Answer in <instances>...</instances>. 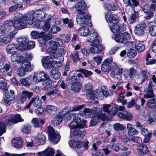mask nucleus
Instances as JSON below:
<instances>
[{"mask_svg": "<svg viewBox=\"0 0 156 156\" xmlns=\"http://www.w3.org/2000/svg\"><path fill=\"white\" fill-rule=\"evenodd\" d=\"M114 24V25L112 24L109 25L110 29L113 33L121 32L125 30V28L123 26H119L117 23Z\"/></svg>", "mask_w": 156, "mask_h": 156, "instance_id": "nucleus-24", "label": "nucleus"}, {"mask_svg": "<svg viewBox=\"0 0 156 156\" xmlns=\"http://www.w3.org/2000/svg\"><path fill=\"white\" fill-rule=\"evenodd\" d=\"M5 96L6 98L9 99L10 101H12L15 98L14 91L12 90H10L9 92H5Z\"/></svg>", "mask_w": 156, "mask_h": 156, "instance_id": "nucleus-38", "label": "nucleus"}, {"mask_svg": "<svg viewBox=\"0 0 156 156\" xmlns=\"http://www.w3.org/2000/svg\"><path fill=\"white\" fill-rule=\"evenodd\" d=\"M137 54V52L135 49H131L127 54V56L130 58H132L135 57Z\"/></svg>", "mask_w": 156, "mask_h": 156, "instance_id": "nucleus-55", "label": "nucleus"}, {"mask_svg": "<svg viewBox=\"0 0 156 156\" xmlns=\"http://www.w3.org/2000/svg\"><path fill=\"white\" fill-rule=\"evenodd\" d=\"M45 110L48 112L50 111H56L57 110V108L55 106L51 105H46L44 107Z\"/></svg>", "mask_w": 156, "mask_h": 156, "instance_id": "nucleus-54", "label": "nucleus"}, {"mask_svg": "<svg viewBox=\"0 0 156 156\" xmlns=\"http://www.w3.org/2000/svg\"><path fill=\"white\" fill-rule=\"evenodd\" d=\"M12 144L16 148H21L23 145L21 140L18 137L13 139L12 141Z\"/></svg>", "mask_w": 156, "mask_h": 156, "instance_id": "nucleus-29", "label": "nucleus"}, {"mask_svg": "<svg viewBox=\"0 0 156 156\" xmlns=\"http://www.w3.org/2000/svg\"><path fill=\"white\" fill-rule=\"evenodd\" d=\"M15 18L14 20V27L19 30L27 27V24L31 25L27 22V20L29 19L28 17V14L23 15L21 13L17 12L15 14Z\"/></svg>", "mask_w": 156, "mask_h": 156, "instance_id": "nucleus-2", "label": "nucleus"}, {"mask_svg": "<svg viewBox=\"0 0 156 156\" xmlns=\"http://www.w3.org/2000/svg\"><path fill=\"white\" fill-rule=\"evenodd\" d=\"M44 81L43 83V85H44V88L47 90H49L51 87V80L50 79L49 76H48V78L45 80H43Z\"/></svg>", "mask_w": 156, "mask_h": 156, "instance_id": "nucleus-40", "label": "nucleus"}, {"mask_svg": "<svg viewBox=\"0 0 156 156\" xmlns=\"http://www.w3.org/2000/svg\"><path fill=\"white\" fill-rule=\"evenodd\" d=\"M17 33L16 30L11 32L9 34L4 36H0V45L7 44L11 42Z\"/></svg>", "mask_w": 156, "mask_h": 156, "instance_id": "nucleus-13", "label": "nucleus"}, {"mask_svg": "<svg viewBox=\"0 0 156 156\" xmlns=\"http://www.w3.org/2000/svg\"><path fill=\"white\" fill-rule=\"evenodd\" d=\"M41 62L42 65L45 68L53 67L56 68L60 66V61H53L52 58L50 56L43 57Z\"/></svg>", "mask_w": 156, "mask_h": 156, "instance_id": "nucleus-8", "label": "nucleus"}, {"mask_svg": "<svg viewBox=\"0 0 156 156\" xmlns=\"http://www.w3.org/2000/svg\"><path fill=\"white\" fill-rule=\"evenodd\" d=\"M114 129L117 131H120L124 130L125 127L124 126L121 124L116 123L114 124L113 126Z\"/></svg>", "mask_w": 156, "mask_h": 156, "instance_id": "nucleus-50", "label": "nucleus"}, {"mask_svg": "<svg viewBox=\"0 0 156 156\" xmlns=\"http://www.w3.org/2000/svg\"><path fill=\"white\" fill-rule=\"evenodd\" d=\"M152 87L153 83L151 82L148 84V87L146 88L145 90V94L144 95V98L145 99H147L154 97Z\"/></svg>", "mask_w": 156, "mask_h": 156, "instance_id": "nucleus-20", "label": "nucleus"}, {"mask_svg": "<svg viewBox=\"0 0 156 156\" xmlns=\"http://www.w3.org/2000/svg\"><path fill=\"white\" fill-rule=\"evenodd\" d=\"M54 149L51 147H48L42 151L39 152L37 154L38 156H54Z\"/></svg>", "mask_w": 156, "mask_h": 156, "instance_id": "nucleus-22", "label": "nucleus"}, {"mask_svg": "<svg viewBox=\"0 0 156 156\" xmlns=\"http://www.w3.org/2000/svg\"><path fill=\"white\" fill-rule=\"evenodd\" d=\"M76 21L80 26L86 25L88 27H91V16L87 14L86 12L82 13H78L76 16Z\"/></svg>", "mask_w": 156, "mask_h": 156, "instance_id": "nucleus-6", "label": "nucleus"}, {"mask_svg": "<svg viewBox=\"0 0 156 156\" xmlns=\"http://www.w3.org/2000/svg\"><path fill=\"white\" fill-rule=\"evenodd\" d=\"M5 124L3 122L0 123V136L5 132Z\"/></svg>", "mask_w": 156, "mask_h": 156, "instance_id": "nucleus-61", "label": "nucleus"}, {"mask_svg": "<svg viewBox=\"0 0 156 156\" xmlns=\"http://www.w3.org/2000/svg\"><path fill=\"white\" fill-rule=\"evenodd\" d=\"M135 48L140 52H142L145 49V46L143 43L140 42H136L135 45Z\"/></svg>", "mask_w": 156, "mask_h": 156, "instance_id": "nucleus-43", "label": "nucleus"}, {"mask_svg": "<svg viewBox=\"0 0 156 156\" xmlns=\"http://www.w3.org/2000/svg\"><path fill=\"white\" fill-rule=\"evenodd\" d=\"M125 119L127 121L131 120L133 118V115L131 113L125 111Z\"/></svg>", "mask_w": 156, "mask_h": 156, "instance_id": "nucleus-62", "label": "nucleus"}, {"mask_svg": "<svg viewBox=\"0 0 156 156\" xmlns=\"http://www.w3.org/2000/svg\"><path fill=\"white\" fill-rule=\"evenodd\" d=\"M98 35L95 30H91L87 36V41L94 44H98L99 43V41L98 39Z\"/></svg>", "mask_w": 156, "mask_h": 156, "instance_id": "nucleus-12", "label": "nucleus"}, {"mask_svg": "<svg viewBox=\"0 0 156 156\" xmlns=\"http://www.w3.org/2000/svg\"><path fill=\"white\" fill-rule=\"evenodd\" d=\"M23 121V119L21 117L19 114H16L9 118L7 124L8 125H10L12 124L16 123Z\"/></svg>", "mask_w": 156, "mask_h": 156, "instance_id": "nucleus-19", "label": "nucleus"}, {"mask_svg": "<svg viewBox=\"0 0 156 156\" xmlns=\"http://www.w3.org/2000/svg\"><path fill=\"white\" fill-rule=\"evenodd\" d=\"M135 13L132 14L128 19V22L130 24L134 23L137 17L138 13L135 12Z\"/></svg>", "mask_w": 156, "mask_h": 156, "instance_id": "nucleus-48", "label": "nucleus"}, {"mask_svg": "<svg viewBox=\"0 0 156 156\" xmlns=\"http://www.w3.org/2000/svg\"><path fill=\"white\" fill-rule=\"evenodd\" d=\"M105 16L106 20L108 23L112 24V23L113 24H116L119 22V19L116 18V15L107 13H106Z\"/></svg>", "mask_w": 156, "mask_h": 156, "instance_id": "nucleus-21", "label": "nucleus"}, {"mask_svg": "<svg viewBox=\"0 0 156 156\" xmlns=\"http://www.w3.org/2000/svg\"><path fill=\"white\" fill-rule=\"evenodd\" d=\"M21 67L26 72L31 71L33 69V66L31 65L30 62L29 61H24L21 64Z\"/></svg>", "mask_w": 156, "mask_h": 156, "instance_id": "nucleus-30", "label": "nucleus"}, {"mask_svg": "<svg viewBox=\"0 0 156 156\" xmlns=\"http://www.w3.org/2000/svg\"><path fill=\"white\" fill-rule=\"evenodd\" d=\"M50 75L51 78L55 79H58L61 76V73L56 69H52L50 73Z\"/></svg>", "mask_w": 156, "mask_h": 156, "instance_id": "nucleus-33", "label": "nucleus"}, {"mask_svg": "<svg viewBox=\"0 0 156 156\" xmlns=\"http://www.w3.org/2000/svg\"><path fill=\"white\" fill-rule=\"evenodd\" d=\"M127 128L128 129V134L129 135H133L137 134L138 133L137 130L133 127L132 125L131 124H127Z\"/></svg>", "mask_w": 156, "mask_h": 156, "instance_id": "nucleus-36", "label": "nucleus"}, {"mask_svg": "<svg viewBox=\"0 0 156 156\" xmlns=\"http://www.w3.org/2000/svg\"><path fill=\"white\" fill-rule=\"evenodd\" d=\"M10 58L12 62L16 64L20 63L23 58L19 54H13L11 55Z\"/></svg>", "mask_w": 156, "mask_h": 156, "instance_id": "nucleus-28", "label": "nucleus"}, {"mask_svg": "<svg viewBox=\"0 0 156 156\" xmlns=\"http://www.w3.org/2000/svg\"><path fill=\"white\" fill-rule=\"evenodd\" d=\"M149 31L152 36H156V25H151L149 27Z\"/></svg>", "mask_w": 156, "mask_h": 156, "instance_id": "nucleus-46", "label": "nucleus"}, {"mask_svg": "<svg viewBox=\"0 0 156 156\" xmlns=\"http://www.w3.org/2000/svg\"><path fill=\"white\" fill-rule=\"evenodd\" d=\"M60 28L56 26H54L52 27L50 29L51 32L53 34L56 33L58 31H60Z\"/></svg>", "mask_w": 156, "mask_h": 156, "instance_id": "nucleus-64", "label": "nucleus"}, {"mask_svg": "<svg viewBox=\"0 0 156 156\" xmlns=\"http://www.w3.org/2000/svg\"><path fill=\"white\" fill-rule=\"evenodd\" d=\"M115 41L116 42L122 43H126L131 37L130 34L128 32L118 34L114 36Z\"/></svg>", "mask_w": 156, "mask_h": 156, "instance_id": "nucleus-11", "label": "nucleus"}, {"mask_svg": "<svg viewBox=\"0 0 156 156\" xmlns=\"http://www.w3.org/2000/svg\"><path fill=\"white\" fill-rule=\"evenodd\" d=\"M31 122L33 126L35 128H37L39 127V124L38 120L36 118H34L31 121Z\"/></svg>", "mask_w": 156, "mask_h": 156, "instance_id": "nucleus-59", "label": "nucleus"}, {"mask_svg": "<svg viewBox=\"0 0 156 156\" xmlns=\"http://www.w3.org/2000/svg\"><path fill=\"white\" fill-rule=\"evenodd\" d=\"M147 106L151 109H154L156 108V99L151 98L148 100L147 102Z\"/></svg>", "mask_w": 156, "mask_h": 156, "instance_id": "nucleus-35", "label": "nucleus"}, {"mask_svg": "<svg viewBox=\"0 0 156 156\" xmlns=\"http://www.w3.org/2000/svg\"><path fill=\"white\" fill-rule=\"evenodd\" d=\"M95 97L99 100H101L104 98L102 89H97L94 93L91 89L87 90V98L88 99L93 101Z\"/></svg>", "mask_w": 156, "mask_h": 156, "instance_id": "nucleus-7", "label": "nucleus"}, {"mask_svg": "<svg viewBox=\"0 0 156 156\" xmlns=\"http://www.w3.org/2000/svg\"><path fill=\"white\" fill-rule=\"evenodd\" d=\"M149 150L146 146L141 145L139 148V154L140 155H145Z\"/></svg>", "mask_w": 156, "mask_h": 156, "instance_id": "nucleus-37", "label": "nucleus"}, {"mask_svg": "<svg viewBox=\"0 0 156 156\" xmlns=\"http://www.w3.org/2000/svg\"><path fill=\"white\" fill-rule=\"evenodd\" d=\"M7 80L4 79H0V89H5L7 86Z\"/></svg>", "mask_w": 156, "mask_h": 156, "instance_id": "nucleus-56", "label": "nucleus"}, {"mask_svg": "<svg viewBox=\"0 0 156 156\" xmlns=\"http://www.w3.org/2000/svg\"><path fill=\"white\" fill-rule=\"evenodd\" d=\"M26 71L22 67L19 68L17 71V73L18 75L20 76H24L26 74Z\"/></svg>", "mask_w": 156, "mask_h": 156, "instance_id": "nucleus-53", "label": "nucleus"}, {"mask_svg": "<svg viewBox=\"0 0 156 156\" xmlns=\"http://www.w3.org/2000/svg\"><path fill=\"white\" fill-rule=\"evenodd\" d=\"M81 142H75L74 140H70L69 142V144L71 147L73 148H78L81 147L80 146Z\"/></svg>", "mask_w": 156, "mask_h": 156, "instance_id": "nucleus-45", "label": "nucleus"}, {"mask_svg": "<svg viewBox=\"0 0 156 156\" xmlns=\"http://www.w3.org/2000/svg\"><path fill=\"white\" fill-rule=\"evenodd\" d=\"M77 34L80 36H87L90 33V29L88 26L81 27L77 30Z\"/></svg>", "mask_w": 156, "mask_h": 156, "instance_id": "nucleus-23", "label": "nucleus"}, {"mask_svg": "<svg viewBox=\"0 0 156 156\" xmlns=\"http://www.w3.org/2000/svg\"><path fill=\"white\" fill-rule=\"evenodd\" d=\"M71 89L76 92H78L81 88V84L79 82L73 83L71 84Z\"/></svg>", "mask_w": 156, "mask_h": 156, "instance_id": "nucleus-34", "label": "nucleus"}, {"mask_svg": "<svg viewBox=\"0 0 156 156\" xmlns=\"http://www.w3.org/2000/svg\"><path fill=\"white\" fill-rule=\"evenodd\" d=\"M136 72V70L133 67H131L129 70L126 69L123 72V76L124 78H132L133 75Z\"/></svg>", "mask_w": 156, "mask_h": 156, "instance_id": "nucleus-25", "label": "nucleus"}, {"mask_svg": "<svg viewBox=\"0 0 156 156\" xmlns=\"http://www.w3.org/2000/svg\"><path fill=\"white\" fill-rule=\"evenodd\" d=\"M78 72H80L83 73L86 77H87L88 76H90L92 74V73L91 71L86 69H79L78 71Z\"/></svg>", "mask_w": 156, "mask_h": 156, "instance_id": "nucleus-52", "label": "nucleus"}, {"mask_svg": "<svg viewBox=\"0 0 156 156\" xmlns=\"http://www.w3.org/2000/svg\"><path fill=\"white\" fill-rule=\"evenodd\" d=\"M22 132L23 133L28 134L31 131V126L29 125H27L24 126L21 129Z\"/></svg>", "mask_w": 156, "mask_h": 156, "instance_id": "nucleus-44", "label": "nucleus"}, {"mask_svg": "<svg viewBox=\"0 0 156 156\" xmlns=\"http://www.w3.org/2000/svg\"><path fill=\"white\" fill-rule=\"evenodd\" d=\"M125 8V11L127 13H129V12H132L134 10V7L136 6L137 5H135L132 3L127 4Z\"/></svg>", "mask_w": 156, "mask_h": 156, "instance_id": "nucleus-42", "label": "nucleus"}, {"mask_svg": "<svg viewBox=\"0 0 156 156\" xmlns=\"http://www.w3.org/2000/svg\"><path fill=\"white\" fill-rule=\"evenodd\" d=\"M48 130L50 138V141L55 144L58 143L60 139V134L57 133H56L51 126H48Z\"/></svg>", "mask_w": 156, "mask_h": 156, "instance_id": "nucleus-9", "label": "nucleus"}, {"mask_svg": "<svg viewBox=\"0 0 156 156\" xmlns=\"http://www.w3.org/2000/svg\"><path fill=\"white\" fill-rule=\"evenodd\" d=\"M51 18H48L44 22L39 23L35 21L36 27L37 28L42 29L45 32L48 31L51 27Z\"/></svg>", "mask_w": 156, "mask_h": 156, "instance_id": "nucleus-14", "label": "nucleus"}, {"mask_svg": "<svg viewBox=\"0 0 156 156\" xmlns=\"http://www.w3.org/2000/svg\"><path fill=\"white\" fill-rule=\"evenodd\" d=\"M31 102H32L33 105L35 107H39L42 104L41 100L38 96L32 98L31 100Z\"/></svg>", "mask_w": 156, "mask_h": 156, "instance_id": "nucleus-31", "label": "nucleus"}, {"mask_svg": "<svg viewBox=\"0 0 156 156\" xmlns=\"http://www.w3.org/2000/svg\"><path fill=\"white\" fill-rule=\"evenodd\" d=\"M63 41L59 38L56 40V41H51L49 42V47L47 50V51L50 54H52V56L54 58H58L60 57L62 58L61 55L59 53H58V51H57V47L60 46L62 45Z\"/></svg>", "mask_w": 156, "mask_h": 156, "instance_id": "nucleus-4", "label": "nucleus"}, {"mask_svg": "<svg viewBox=\"0 0 156 156\" xmlns=\"http://www.w3.org/2000/svg\"><path fill=\"white\" fill-rule=\"evenodd\" d=\"M17 47L16 46L13 44L8 45L7 47V52L9 54L14 53L16 52Z\"/></svg>", "mask_w": 156, "mask_h": 156, "instance_id": "nucleus-32", "label": "nucleus"}, {"mask_svg": "<svg viewBox=\"0 0 156 156\" xmlns=\"http://www.w3.org/2000/svg\"><path fill=\"white\" fill-rule=\"evenodd\" d=\"M16 41L20 44L19 48L21 50H25L27 49V43L29 41V39L27 37H21L17 38Z\"/></svg>", "mask_w": 156, "mask_h": 156, "instance_id": "nucleus-17", "label": "nucleus"}, {"mask_svg": "<svg viewBox=\"0 0 156 156\" xmlns=\"http://www.w3.org/2000/svg\"><path fill=\"white\" fill-rule=\"evenodd\" d=\"M86 133V131L83 129L80 128H76L73 132L74 136L79 139H82Z\"/></svg>", "mask_w": 156, "mask_h": 156, "instance_id": "nucleus-26", "label": "nucleus"}, {"mask_svg": "<svg viewBox=\"0 0 156 156\" xmlns=\"http://www.w3.org/2000/svg\"><path fill=\"white\" fill-rule=\"evenodd\" d=\"M84 113L85 115H87L92 117H96L102 120H106L108 119L107 115L102 113L101 111L94 108L93 109L86 108L84 110Z\"/></svg>", "mask_w": 156, "mask_h": 156, "instance_id": "nucleus-5", "label": "nucleus"}, {"mask_svg": "<svg viewBox=\"0 0 156 156\" xmlns=\"http://www.w3.org/2000/svg\"><path fill=\"white\" fill-rule=\"evenodd\" d=\"M37 141L41 144H44L45 141V138L43 134L37 135L36 137Z\"/></svg>", "mask_w": 156, "mask_h": 156, "instance_id": "nucleus-41", "label": "nucleus"}, {"mask_svg": "<svg viewBox=\"0 0 156 156\" xmlns=\"http://www.w3.org/2000/svg\"><path fill=\"white\" fill-rule=\"evenodd\" d=\"M107 8L108 10L111 11H114L117 9V7L116 4L113 2H111L108 3L107 5Z\"/></svg>", "mask_w": 156, "mask_h": 156, "instance_id": "nucleus-49", "label": "nucleus"}, {"mask_svg": "<svg viewBox=\"0 0 156 156\" xmlns=\"http://www.w3.org/2000/svg\"><path fill=\"white\" fill-rule=\"evenodd\" d=\"M33 95L32 93L27 91H23L20 96V101L23 103L26 101L28 99L29 100L30 98Z\"/></svg>", "mask_w": 156, "mask_h": 156, "instance_id": "nucleus-27", "label": "nucleus"}, {"mask_svg": "<svg viewBox=\"0 0 156 156\" xmlns=\"http://www.w3.org/2000/svg\"><path fill=\"white\" fill-rule=\"evenodd\" d=\"M102 109L103 111L108 115L110 111L109 109L111 107V105L110 104H105L102 105Z\"/></svg>", "mask_w": 156, "mask_h": 156, "instance_id": "nucleus-47", "label": "nucleus"}, {"mask_svg": "<svg viewBox=\"0 0 156 156\" xmlns=\"http://www.w3.org/2000/svg\"><path fill=\"white\" fill-rule=\"evenodd\" d=\"M29 79L28 77L22 79L20 80L21 84L25 86H29L30 85V83L28 81Z\"/></svg>", "mask_w": 156, "mask_h": 156, "instance_id": "nucleus-57", "label": "nucleus"}, {"mask_svg": "<svg viewBox=\"0 0 156 156\" xmlns=\"http://www.w3.org/2000/svg\"><path fill=\"white\" fill-rule=\"evenodd\" d=\"M97 45L94 44H91V47L90 48V51L93 53L97 54Z\"/></svg>", "mask_w": 156, "mask_h": 156, "instance_id": "nucleus-63", "label": "nucleus"}, {"mask_svg": "<svg viewBox=\"0 0 156 156\" xmlns=\"http://www.w3.org/2000/svg\"><path fill=\"white\" fill-rule=\"evenodd\" d=\"M147 27L146 24L143 22L137 24L134 27L135 34L139 36H143L146 34L145 30Z\"/></svg>", "mask_w": 156, "mask_h": 156, "instance_id": "nucleus-10", "label": "nucleus"}, {"mask_svg": "<svg viewBox=\"0 0 156 156\" xmlns=\"http://www.w3.org/2000/svg\"><path fill=\"white\" fill-rule=\"evenodd\" d=\"M123 1L126 4L132 3L135 5H137L139 4V2L137 0H123Z\"/></svg>", "mask_w": 156, "mask_h": 156, "instance_id": "nucleus-58", "label": "nucleus"}, {"mask_svg": "<svg viewBox=\"0 0 156 156\" xmlns=\"http://www.w3.org/2000/svg\"><path fill=\"white\" fill-rule=\"evenodd\" d=\"M70 57L75 63H76L79 58L78 52L77 51H75L73 53L70 55Z\"/></svg>", "mask_w": 156, "mask_h": 156, "instance_id": "nucleus-51", "label": "nucleus"}, {"mask_svg": "<svg viewBox=\"0 0 156 156\" xmlns=\"http://www.w3.org/2000/svg\"><path fill=\"white\" fill-rule=\"evenodd\" d=\"M85 105H82L77 106L70 107H66L62 110V112H66V113L63 115L62 118L61 115H59L53 119L52 123L54 126H57L62 122L63 119L66 120L67 121L69 120L72 117L73 114H69L70 113L73 111H76L84 108Z\"/></svg>", "mask_w": 156, "mask_h": 156, "instance_id": "nucleus-1", "label": "nucleus"}, {"mask_svg": "<svg viewBox=\"0 0 156 156\" xmlns=\"http://www.w3.org/2000/svg\"><path fill=\"white\" fill-rule=\"evenodd\" d=\"M75 7L78 13L86 12L87 6L86 3L83 1H78L75 5Z\"/></svg>", "mask_w": 156, "mask_h": 156, "instance_id": "nucleus-18", "label": "nucleus"}, {"mask_svg": "<svg viewBox=\"0 0 156 156\" xmlns=\"http://www.w3.org/2000/svg\"><path fill=\"white\" fill-rule=\"evenodd\" d=\"M147 71L146 69H142L140 71V73L139 75V77L141 79V82H144L148 78V76L147 73Z\"/></svg>", "mask_w": 156, "mask_h": 156, "instance_id": "nucleus-39", "label": "nucleus"}, {"mask_svg": "<svg viewBox=\"0 0 156 156\" xmlns=\"http://www.w3.org/2000/svg\"><path fill=\"white\" fill-rule=\"evenodd\" d=\"M113 61L111 57L105 59L101 65V70L104 72H108L112 69V63Z\"/></svg>", "mask_w": 156, "mask_h": 156, "instance_id": "nucleus-15", "label": "nucleus"}, {"mask_svg": "<svg viewBox=\"0 0 156 156\" xmlns=\"http://www.w3.org/2000/svg\"><path fill=\"white\" fill-rule=\"evenodd\" d=\"M48 78V75L43 72L34 73L33 80L35 83H39Z\"/></svg>", "mask_w": 156, "mask_h": 156, "instance_id": "nucleus-16", "label": "nucleus"}, {"mask_svg": "<svg viewBox=\"0 0 156 156\" xmlns=\"http://www.w3.org/2000/svg\"><path fill=\"white\" fill-rule=\"evenodd\" d=\"M145 16H144L145 19L147 20H150L154 16V13L151 11H149L148 12H146Z\"/></svg>", "mask_w": 156, "mask_h": 156, "instance_id": "nucleus-60", "label": "nucleus"}, {"mask_svg": "<svg viewBox=\"0 0 156 156\" xmlns=\"http://www.w3.org/2000/svg\"><path fill=\"white\" fill-rule=\"evenodd\" d=\"M28 17L29 18L27 20V22L30 24H32L34 20L37 22H40L44 20L46 17V15L43 10L39 9L36 11L32 10L28 12Z\"/></svg>", "mask_w": 156, "mask_h": 156, "instance_id": "nucleus-3", "label": "nucleus"}]
</instances>
